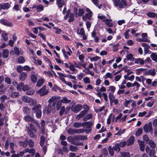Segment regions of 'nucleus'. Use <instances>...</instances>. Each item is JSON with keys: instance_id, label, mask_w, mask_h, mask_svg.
Instances as JSON below:
<instances>
[{"instance_id": "1", "label": "nucleus", "mask_w": 157, "mask_h": 157, "mask_svg": "<svg viewBox=\"0 0 157 157\" xmlns=\"http://www.w3.org/2000/svg\"><path fill=\"white\" fill-rule=\"evenodd\" d=\"M114 5L119 8L122 9L127 6L126 0H112Z\"/></svg>"}, {"instance_id": "2", "label": "nucleus", "mask_w": 157, "mask_h": 157, "mask_svg": "<svg viewBox=\"0 0 157 157\" xmlns=\"http://www.w3.org/2000/svg\"><path fill=\"white\" fill-rule=\"evenodd\" d=\"M49 91L47 88L46 86H43L40 89L36 91V94H39L40 96H43L47 95Z\"/></svg>"}, {"instance_id": "3", "label": "nucleus", "mask_w": 157, "mask_h": 157, "mask_svg": "<svg viewBox=\"0 0 157 157\" xmlns=\"http://www.w3.org/2000/svg\"><path fill=\"white\" fill-rule=\"evenodd\" d=\"M144 131L146 133L149 131L151 134L153 133V129L152 127V124L151 122L148 124H146L144 127Z\"/></svg>"}, {"instance_id": "4", "label": "nucleus", "mask_w": 157, "mask_h": 157, "mask_svg": "<svg viewBox=\"0 0 157 157\" xmlns=\"http://www.w3.org/2000/svg\"><path fill=\"white\" fill-rule=\"evenodd\" d=\"M84 109L81 111L79 113V118L84 117L87 113L89 109V107L86 105H84L83 106Z\"/></svg>"}, {"instance_id": "5", "label": "nucleus", "mask_w": 157, "mask_h": 157, "mask_svg": "<svg viewBox=\"0 0 157 157\" xmlns=\"http://www.w3.org/2000/svg\"><path fill=\"white\" fill-rule=\"evenodd\" d=\"M93 124V123L91 121H86L82 123H79V127L82 126L85 128H90Z\"/></svg>"}, {"instance_id": "6", "label": "nucleus", "mask_w": 157, "mask_h": 157, "mask_svg": "<svg viewBox=\"0 0 157 157\" xmlns=\"http://www.w3.org/2000/svg\"><path fill=\"white\" fill-rule=\"evenodd\" d=\"M67 140L75 145H78V136H75L73 137H68Z\"/></svg>"}, {"instance_id": "7", "label": "nucleus", "mask_w": 157, "mask_h": 157, "mask_svg": "<svg viewBox=\"0 0 157 157\" xmlns=\"http://www.w3.org/2000/svg\"><path fill=\"white\" fill-rule=\"evenodd\" d=\"M47 108V113H49L52 110L54 109L56 105V102H48Z\"/></svg>"}, {"instance_id": "8", "label": "nucleus", "mask_w": 157, "mask_h": 157, "mask_svg": "<svg viewBox=\"0 0 157 157\" xmlns=\"http://www.w3.org/2000/svg\"><path fill=\"white\" fill-rule=\"evenodd\" d=\"M10 6V3H6L4 4H0V11L2 10H3L8 9Z\"/></svg>"}, {"instance_id": "9", "label": "nucleus", "mask_w": 157, "mask_h": 157, "mask_svg": "<svg viewBox=\"0 0 157 157\" xmlns=\"http://www.w3.org/2000/svg\"><path fill=\"white\" fill-rule=\"evenodd\" d=\"M25 130L28 132V134L31 137H34V134L33 132L32 131V129L30 128L29 127H28L27 126H26Z\"/></svg>"}, {"instance_id": "10", "label": "nucleus", "mask_w": 157, "mask_h": 157, "mask_svg": "<svg viewBox=\"0 0 157 157\" xmlns=\"http://www.w3.org/2000/svg\"><path fill=\"white\" fill-rule=\"evenodd\" d=\"M27 76V73L26 72H22L21 73L19 76V79L21 81H24Z\"/></svg>"}, {"instance_id": "11", "label": "nucleus", "mask_w": 157, "mask_h": 157, "mask_svg": "<svg viewBox=\"0 0 157 157\" xmlns=\"http://www.w3.org/2000/svg\"><path fill=\"white\" fill-rule=\"evenodd\" d=\"M134 63L137 64L143 65L145 63V61L142 59L138 58L134 59Z\"/></svg>"}, {"instance_id": "12", "label": "nucleus", "mask_w": 157, "mask_h": 157, "mask_svg": "<svg viewBox=\"0 0 157 157\" xmlns=\"http://www.w3.org/2000/svg\"><path fill=\"white\" fill-rule=\"evenodd\" d=\"M79 34L82 36L83 40H85L87 39V35L85 34V31L83 28H81L80 29Z\"/></svg>"}, {"instance_id": "13", "label": "nucleus", "mask_w": 157, "mask_h": 157, "mask_svg": "<svg viewBox=\"0 0 157 157\" xmlns=\"http://www.w3.org/2000/svg\"><path fill=\"white\" fill-rule=\"evenodd\" d=\"M92 14L90 13H86L85 15L82 16V19L84 21H86V19L89 20H91L92 19L91 17Z\"/></svg>"}, {"instance_id": "14", "label": "nucleus", "mask_w": 157, "mask_h": 157, "mask_svg": "<svg viewBox=\"0 0 157 157\" xmlns=\"http://www.w3.org/2000/svg\"><path fill=\"white\" fill-rule=\"evenodd\" d=\"M84 58V56L82 55L79 56V59L82 62L81 63H79V64H80L83 67L85 68L86 67V63L84 62V60L83 59Z\"/></svg>"}, {"instance_id": "15", "label": "nucleus", "mask_w": 157, "mask_h": 157, "mask_svg": "<svg viewBox=\"0 0 157 157\" xmlns=\"http://www.w3.org/2000/svg\"><path fill=\"white\" fill-rule=\"evenodd\" d=\"M10 152L11 154H14L15 153V151L14 150L15 148L17 147V145L11 142L10 144Z\"/></svg>"}, {"instance_id": "16", "label": "nucleus", "mask_w": 157, "mask_h": 157, "mask_svg": "<svg viewBox=\"0 0 157 157\" xmlns=\"http://www.w3.org/2000/svg\"><path fill=\"white\" fill-rule=\"evenodd\" d=\"M41 106L40 104L36 105L34 106L32 109V111L36 113L38 110H41Z\"/></svg>"}, {"instance_id": "17", "label": "nucleus", "mask_w": 157, "mask_h": 157, "mask_svg": "<svg viewBox=\"0 0 157 157\" xmlns=\"http://www.w3.org/2000/svg\"><path fill=\"white\" fill-rule=\"evenodd\" d=\"M28 144V140L27 139H26L24 141H20L19 142V144L20 146H22L24 147H25L27 146Z\"/></svg>"}, {"instance_id": "18", "label": "nucleus", "mask_w": 157, "mask_h": 157, "mask_svg": "<svg viewBox=\"0 0 157 157\" xmlns=\"http://www.w3.org/2000/svg\"><path fill=\"white\" fill-rule=\"evenodd\" d=\"M134 141V137L133 136H131L129 139L126 142L127 145L129 146L133 144Z\"/></svg>"}, {"instance_id": "19", "label": "nucleus", "mask_w": 157, "mask_h": 157, "mask_svg": "<svg viewBox=\"0 0 157 157\" xmlns=\"http://www.w3.org/2000/svg\"><path fill=\"white\" fill-rule=\"evenodd\" d=\"M93 117V115L91 113H89L86 115L83 118V120L86 121L88 120L91 119Z\"/></svg>"}, {"instance_id": "20", "label": "nucleus", "mask_w": 157, "mask_h": 157, "mask_svg": "<svg viewBox=\"0 0 157 157\" xmlns=\"http://www.w3.org/2000/svg\"><path fill=\"white\" fill-rule=\"evenodd\" d=\"M138 141L139 144L140 150L142 151H144L145 149V146L144 143L140 140H138Z\"/></svg>"}, {"instance_id": "21", "label": "nucleus", "mask_w": 157, "mask_h": 157, "mask_svg": "<svg viewBox=\"0 0 157 157\" xmlns=\"http://www.w3.org/2000/svg\"><path fill=\"white\" fill-rule=\"evenodd\" d=\"M92 2L96 6L98 7L99 9H101L102 6L101 4H99V2L98 0H91Z\"/></svg>"}, {"instance_id": "22", "label": "nucleus", "mask_w": 157, "mask_h": 157, "mask_svg": "<svg viewBox=\"0 0 157 157\" xmlns=\"http://www.w3.org/2000/svg\"><path fill=\"white\" fill-rule=\"evenodd\" d=\"M44 82V80L43 78H41L39 79L37 81L36 85L37 87H40L42 86Z\"/></svg>"}, {"instance_id": "23", "label": "nucleus", "mask_w": 157, "mask_h": 157, "mask_svg": "<svg viewBox=\"0 0 157 157\" xmlns=\"http://www.w3.org/2000/svg\"><path fill=\"white\" fill-rule=\"evenodd\" d=\"M68 134H73L78 132V130H76L75 129H72L69 128L67 131Z\"/></svg>"}, {"instance_id": "24", "label": "nucleus", "mask_w": 157, "mask_h": 157, "mask_svg": "<svg viewBox=\"0 0 157 157\" xmlns=\"http://www.w3.org/2000/svg\"><path fill=\"white\" fill-rule=\"evenodd\" d=\"M105 22V24L108 26V27H112L113 26V24L111 22L112 20L108 19H105L103 20Z\"/></svg>"}, {"instance_id": "25", "label": "nucleus", "mask_w": 157, "mask_h": 157, "mask_svg": "<svg viewBox=\"0 0 157 157\" xmlns=\"http://www.w3.org/2000/svg\"><path fill=\"white\" fill-rule=\"evenodd\" d=\"M33 118L29 115H27L23 118L24 120L26 122H31Z\"/></svg>"}, {"instance_id": "26", "label": "nucleus", "mask_w": 157, "mask_h": 157, "mask_svg": "<svg viewBox=\"0 0 157 157\" xmlns=\"http://www.w3.org/2000/svg\"><path fill=\"white\" fill-rule=\"evenodd\" d=\"M31 80L33 83H35L37 80V78L35 74H32L30 76Z\"/></svg>"}, {"instance_id": "27", "label": "nucleus", "mask_w": 157, "mask_h": 157, "mask_svg": "<svg viewBox=\"0 0 157 157\" xmlns=\"http://www.w3.org/2000/svg\"><path fill=\"white\" fill-rule=\"evenodd\" d=\"M151 59L155 62H157V53H152L150 56Z\"/></svg>"}, {"instance_id": "28", "label": "nucleus", "mask_w": 157, "mask_h": 157, "mask_svg": "<svg viewBox=\"0 0 157 157\" xmlns=\"http://www.w3.org/2000/svg\"><path fill=\"white\" fill-rule=\"evenodd\" d=\"M113 148L114 150L116 151L117 152H119L120 150V148L119 146V144L118 143L115 144Z\"/></svg>"}, {"instance_id": "29", "label": "nucleus", "mask_w": 157, "mask_h": 157, "mask_svg": "<svg viewBox=\"0 0 157 157\" xmlns=\"http://www.w3.org/2000/svg\"><path fill=\"white\" fill-rule=\"evenodd\" d=\"M146 70V69L141 68L136 70V73L137 75L141 74L142 72Z\"/></svg>"}, {"instance_id": "30", "label": "nucleus", "mask_w": 157, "mask_h": 157, "mask_svg": "<svg viewBox=\"0 0 157 157\" xmlns=\"http://www.w3.org/2000/svg\"><path fill=\"white\" fill-rule=\"evenodd\" d=\"M126 58L128 60L133 61L134 60V58L133 57V55L131 53L128 54L127 55Z\"/></svg>"}, {"instance_id": "31", "label": "nucleus", "mask_w": 157, "mask_h": 157, "mask_svg": "<svg viewBox=\"0 0 157 157\" xmlns=\"http://www.w3.org/2000/svg\"><path fill=\"white\" fill-rule=\"evenodd\" d=\"M9 55V51L8 50H3L2 52V56L4 58H6Z\"/></svg>"}, {"instance_id": "32", "label": "nucleus", "mask_w": 157, "mask_h": 157, "mask_svg": "<svg viewBox=\"0 0 157 157\" xmlns=\"http://www.w3.org/2000/svg\"><path fill=\"white\" fill-rule=\"evenodd\" d=\"M45 138L43 136H42L40 137V144L41 147L44 144L45 140Z\"/></svg>"}, {"instance_id": "33", "label": "nucleus", "mask_w": 157, "mask_h": 157, "mask_svg": "<svg viewBox=\"0 0 157 157\" xmlns=\"http://www.w3.org/2000/svg\"><path fill=\"white\" fill-rule=\"evenodd\" d=\"M28 103H30L31 106H33L37 103V102L36 100L30 98V101H29Z\"/></svg>"}, {"instance_id": "34", "label": "nucleus", "mask_w": 157, "mask_h": 157, "mask_svg": "<svg viewBox=\"0 0 157 157\" xmlns=\"http://www.w3.org/2000/svg\"><path fill=\"white\" fill-rule=\"evenodd\" d=\"M132 87L136 86V89L137 90H138L140 86V84L136 81H135L132 83Z\"/></svg>"}, {"instance_id": "35", "label": "nucleus", "mask_w": 157, "mask_h": 157, "mask_svg": "<svg viewBox=\"0 0 157 157\" xmlns=\"http://www.w3.org/2000/svg\"><path fill=\"white\" fill-rule=\"evenodd\" d=\"M23 112L26 114H29L30 113V110L27 106H25L23 108Z\"/></svg>"}, {"instance_id": "36", "label": "nucleus", "mask_w": 157, "mask_h": 157, "mask_svg": "<svg viewBox=\"0 0 157 157\" xmlns=\"http://www.w3.org/2000/svg\"><path fill=\"white\" fill-rule=\"evenodd\" d=\"M24 84L22 82H20L19 84L17 86V90L19 91H21L22 89V87H23Z\"/></svg>"}, {"instance_id": "37", "label": "nucleus", "mask_w": 157, "mask_h": 157, "mask_svg": "<svg viewBox=\"0 0 157 157\" xmlns=\"http://www.w3.org/2000/svg\"><path fill=\"white\" fill-rule=\"evenodd\" d=\"M30 98H29L26 96H24L22 97V100L23 101L25 102L28 103L30 101Z\"/></svg>"}, {"instance_id": "38", "label": "nucleus", "mask_w": 157, "mask_h": 157, "mask_svg": "<svg viewBox=\"0 0 157 157\" xmlns=\"http://www.w3.org/2000/svg\"><path fill=\"white\" fill-rule=\"evenodd\" d=\"M113 75L112 73L108 72L106 74L105 76H104V77L105 78H109L112 79L113 78Z\"/></svg>"}, {"instance_id": "39", "label": "nucleus", "mask_w": 157, "mask_h": 157, "mask_svg": "<svg viewBox=\"0 0 157 157\" xmlns=\"http://www.w3.org/2000/svg\"><path fill=\"white\" fill-rule=\"evenodd\" d=\"M18 61L19 63H23L25 62V58L23 56H21L18 59Z\"/></svg>"}, {"instance_id": "40", "label": "nucleus", "mask_w": 157, "mask_h": 157, "mask_svg": "<svg viewBox=\"0 0 157 157\" xmlns=\"http://www.w3.org/2000/svg\"><path fill=\"white\" fill-rule=\"evenodd\" d=\"M148 144L152 148H155L156 147V144L155 142L152 140L149 141Z\"/></svg>"}, {"instance_id": "41", "label": "nucleus", "mask_w": 157, "mask_h": 157, "mask_svg": "<svg viewBox=\"0 0 157 157\" xmlns=\"http://www.w3.org/2000/svg\"><path fill=\"white\" fill-rule=\"evenodd\" d=\"M71 109L75 113H77L78 111V105H73Z\"/></svg>"}, {"instance_id": "42", "label": "nucleus", "mask_w": 157, "mask_h": 157, "mask_svg": "<svg viewBox=\"0 0 157 157\" xmlns=\"http://www.w3.org/2000/svg\"><path fill=\"white\" fill-rule=\"evenodd\" d=\"M91 130V129H89L88 130L84 128L79 129V133H82L86 132V133H88L90 132Z\"/></svg>"}, {"instance_id": "43", "label": "nucleus", "mask_w": 157, "mask_h": 157, "mask_svg": "<svg viewBox=\"0 0 157 157\" xmlns=\"http://www.w3.org/2000/svg\"><path fill=\"white\" fill-rule=\"evenodd\" d=\"M57 99V97L55 96L52 97L48 100V102H56Z\"/></svg>"}, {"instance_id": "44", "label": "nucleus", "mask_w": 157, "mask_h": 157, "mask_svg": "<svg viewBox=\"0 0 157 157\" xmlns=\"http://www.w3.org/2000/svg\"><path fill=\"white\" fill-rule=\"evenodd\" d=\"M61 102L64 103H68L71 102V100H68L66 97H64L60 101Z\"/></svg>"}, {"instance_id": "45", "label": "nucleus", "mask_w": 157, "mask_h": 157, "mask_svg": "<svg viewBox=\"0 0 157 157\" xmlns=\"http://www.w3.org/2000/svg\"><path fill=\"white\" fill-rule=\"evenodd\" d=\"M143 132V130L142 128H139L136 133V135L137 136H138L140 135Z\"/></svg>"}, {"instance_id": "46", "label": "nucleus", "mask_w": 157, "mask_h": 157, "mask_svg": "<svg viewBox=\"0 0 157 157\" xmlns=\"http://www.w3.org/2000/svg\"><path fill=\"white\" fill-rule=\"evenodd\" d=\"M108 150L110 155L111 156L113 155L114 154V150L113 148L111 146H109L108 148Z\"/></svg>"}, {"instance_id": "47", "label": "nucleus", "mask_w": 157, "mask_h": 157, "mask_svg": "<svg viewBox=\"0 0 157 157\" xmlns=\"http://www.w3.org/2000/svg\"><path fill=\"white\" fill-rule=\"evenodd\" d=\"M147 15L148 17L151 18L154 17H155L156 16L155 13L151 12L147 13Z\"/></svg>"}, {"instance_id": "48", "label": "nucleus", "mask_w": 157, "mask_h": 157, "mask_svg": "<svg viewBox=\"0 0 157 157\" xmlns=\"http://www.w3.org/2000/svg\"><path fill=\"white\" fill-rule=\"evenodd\" d=\"M112 113L108 116V117L107 119V123L108 125L110 124L111 123L112 118Z\"/></svg>"}, {"instance_id": "49", "label": "nucleus", "mask_w": 157, "mask_h": 157, "mask_svg": "<svg viewBox=\"0 0 157 157\" xmlns=\"http://www.w3.org/2000/svg\"><path fill=\"white\" fill-rule=\"evenodd\" d=\"M24 67H23L21 65L18 66L17 68V70L19 73L21 72L24 70Z\"/></svg>"}, {"instance_id": "50", "label": "nucleus", "mask_w": 157, "mask_h": 157, "mask_svg": "<svg viewBox=\"0 0 157 157\" xmlns=\"http://www.w3.org/2000/svg\"><path fill=\"white\" fill-rule=\"evenodd\" d=\"M123 157H130V154L128 152H121Z\"/></svg>"}, {"instance_id": "51", "label": "nucleus", "mask_w": 157, "mask_h": 157, "mask_svg": "<svg viewBox=\"0 0 157 157\" xmlns=\"http://www.w3.org/2000/svg\"><path fill=\"white\" fill-rule=\"evenodd\" d=\"M119 45V44L118 43L114 44L113 45V51L114 52H116L117 51H118Z\"/></svg>"}, {"instance_id": "52", "label": "nucleus", "mask_w": 157, "mask_h": 157, "mask_svg": "<svg viewBox=\"0 0 157 157\" xmlns=\"http://www.w3.org/2000/svg\"><path fill=\"white\" fill-rule=\"evenodd\" d=\"M148 73L149 75H151L152 76H154L156 74L154 69L152 70L151 69L149 70L148 71Z\"/></svg>"}, {"instance_id": "53", "label": "nucleus", "mask_w": 157, "mask_h": 157, "mask_svg": "<svg viewBox=\"0 0 157 157\" xmlns=\"http://www.w3.org/2000/svg\"><path fill=\"white\" fill-rule=\"evenodd\" d=\"M4 25L8 27H11L13 26V24L11 22H9L6 20L5 21Z\"/></svg>"}, {"instance_id": "54", "label": "nucleus", "mask_w": 157, "mask_h": 157, "mask_svg": "<svg viewBox=\"0 0 157 157\" xmlns=\"http://www.w3.org/2000/svg\"><path fill=\"white\" fill-rule=\"evenodd\" d=\"M69 18L68 21L71 22L73 21L74 20V17L73 13H71L69 15Z\"/></svg>"}, {"instance_id": "55", "label": "nucleus", "mask_w": 157, "mask_h": 157, "mask_svg": "<svg viewBox=\"0 0 157 157\" xmlns=\"http://www.w3.org/2000/svg\"><path fill=\"white\" fill-rule=\"evenodd\" d=\"M109 98L110 100V103L112 102V101L114 99V97L113 94L110 93L109 95Z\"/></svg>"}, {"instance_id": "56", "label": "nucleus", "mask_w": 157, "mask_h": 157, "mask_svg": "<svg viewBox=\"0 0 157 157\" xmlns=\"http://www.w3.org/2000/svg\"><path fill=\"white\" fill-rule=\"evenodd\" d=\"M19 96V94L18 92H14L12 93L11 94V96L13 98L17 97Z\"/></svg>"}, {"instance_id": "57", "label": "nucleus", "mask_w": 157, "mask_h": 157, "mask_svg": "<svg viewBox=\"0 0 157 157\" xmlns=\"http://www.w3.org/2000/svg\"><path fill=\"white\" fill-rule=\"evenodd\" d=\"M62 105V102L60 101H58L56 104V108L57 110H59Z\"/></svg>"}, {"instance_id": "58", "label": "nucleus", "mask_w": 157, "mask_h": 157, "mask_svg": "<svg viewBox=\"0 0 157 157\" xmlns=\"http://www.w3.org/2000/svg\"><path fill=\"white\" fill-rule=\"evenodd\" d=\"M69 149L70 151H76L78 150L77 147L72 145L70 146Z\"/></svg>"}, {"instance_id": "59", "label": "nucleus", "mask_w": 157, "mask_h": 157, "mask_svg": "<svg viewBox=\"0 0 157 157\" xmlns=\"http://www.w3.org/2000/svg\"><path fill=\"white\" fill-rule=\"evenodd\" d=\"M36 113V117L37 118H40L41 117L42 114L41 110H38Z\"/></svg>"}, {"instance_id": "60", "label": "nucleus", "mask_w": 157, "mask_h": 157, "mask_svg": "<svg viewBox=\"0 0 157 157\" xmlns=\"http://www.w3.org/2000/svg\"><path fill=\"white\" fill-rule=\"evenodd\" d=\"M85 9H79V16H82L85 13Z\"/></svg>"}, {"instance_id": "61", "label": "nucleus", "mask_w": 157, "mask_h": 157, "mask_svg": "<svg viewBox=\"0 0 157 157\" xmlns=\"http://www.w3.org/2000/svg\"><path fill=\"white\" fill-rule=\"evenodd\" d=\"M45 122L44 120H42L41 122V124L42 127V134H43L44 132V126L45 125Z\"/></svg>"}, {"instance_id": "62", "label": "nucleus", "mask_w": 157, "mask_h": 157, "mask_svg": "<svg viewBox=\"0 0 157 157\" xmlns=\"http://www.w3.org/2000/svg\"><path fill=\"white\" fill-rule=\"evenodd\" d=\"M35 92V91L33 90H28L26 92V94L28 95H32Z\"/></svg>"}, {"instance_id": "63", "label": "nucleus", "mask_w": 157, "mask_h": 157, "mask_svg": "<svg viewBox=\"0 0 157 157\" xmlns=\"http://www.w3.org/2000/svg\"><path fill=\"white\" fill-rule=\"evenodd\" d=\"M37 11H41L44 9V7L42 5H40L37 6Z\"/></svg>"}, {"instance_id": "64", "label": "nucleus", "mask_w": 157, "mask_h": 157, "mask_svg": "<svg viewBox=\"0 0 157 157\" xmlns=\"http://www.w3.org/2000/svg\"><path fill=\"white\" fill-rule=\"evenodd\" d=\"M14 50L15 54L17 56H18L20 54V52L19 48L17 47H15Z\"/></svg>"}]
</instances>
